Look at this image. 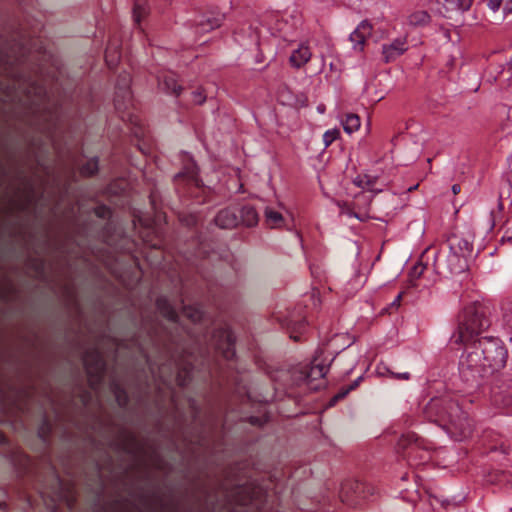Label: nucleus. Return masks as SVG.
I'll return each mask as SVG.
<instances>
[{
	"instance_id": "15",
	"label": "nucleus",
	"mask_w": 512,
	"mask_h": 512,
	"mask_svg": "<svg viewBox=\"0 0 512 512\" xmlns=\"http://www.w3.org/2000/svg\"><path fill=\"white\" fill-rule=\"evenodd\" d=\"M371 32L372 25L367 20H363L349 36L354 50L363 51L366 38L371 35Z\"/></svg>"
},
{
	"instance_id": "51",
	"label": "nucleus",
	"mask_w": 512,
	"mask_h": 512,
	"mask_svg": "<svg viewBox=\"0 0 512 512\" xmlns=\"http://www.w3.org/2000/svg\"><path fill=\"white\" fill-rule=\"evenodd\" d=\"M5 507H6L5 502H0V508H1V509H4Z\"/></svg>"
},
{
	"instance_id": "18",
	"label": "nucleus",
	"mask_w": 512,
	"mask_h": 512,
	"mask_svg": "<svg viewBox=\"0 0 512 512\" xmlns=\"http://www.w3.org/2000/svg\"><path fill=\"white\" fill-rule=\"evenodd\" d=\"M311 56L312 54L309 47L300 45L291 53L289 57V63L292 67L299 69L311 59Z\"/></svg>"
},
{
	"instance_id": "13",
	"label": "nucleus",
	"mask_w": 512,
	"mask_h": 512,
	"mask_svg": "<svg viewBox=\"0 0 512 512\" xmlns=\"http://www.w3.org/2000/svg\"><path fill=\"white\" fill-rule=\"evenodd\" d=\"M215 224L222 229H232L240 225L239 216L236 208H224L220 210L215 218Z\"/></svg>"
},
{
	"instance_id": "22",
	"label": "nucleus",
	"mask_w": 512,
	"mask_h": 512,
	"mask_svg": "<svg viewBox=\"0 0 512 512\" xmlns=\"http://www.w3.org/2000/svg\"><path fill=\"white\" fill-rule=\"evenodd\" d=\"M378 181L377 176H371V175H359L355 179V184L363 189H367L371 192L378 193L381 192V188H376V183Z\"/></svg>"
},
{
	"instance_id": "25",
	"label": "nucleus",
	"mask_w": 512,
	"mask_h": 512,
	"mask_svg": "<svg viewBox=\"0 0 512 512\" xmlns=\"http://www.w3.org/2000/svg\"><path fill=\"white\" fill-rule=\"evenodd\" d=\"M344 131L351 134L357 131L360 127V118L356 114H347L345 119L342 121Z\"/></svg>"
},
{
	"instance_id": "28",
	"label": "nucleus",
	"mask_w": 512,
	"mask_h": 512,
	"mask_svg": "<svg viewBox=\"0 0 512 512\" xmlns=\"http://www.w3.org/2000/svg\"><path fill=\"white\" fill-rule=\"evenodd\" d=\"M112 390L115 394L116 401L120 407H125L128 403V396L124 389L120 385L113 383Z\"/></svg>"
},
{
	"instance_id": "47",
	"label": "nucleus",
	"mask_w": 512,
	"mask_h": 512,
	"mask_svg": "<svg viewBox=\"0 0 512 512\" xmlns=\"http://www.w3.org/2000/svg\"><path fill=\"white\" fill-rule=\"evenodd\" d=\"M340 398H336V394L330 399L329 406H334L338 401H340Z\"/></svg>"
},
{
	"instance_id": "43",
	"label": "nucleus",
	"mask_w": 512,
	"mask_h": 512,
	"mask_svg": "<svg viewBox=\"0 0 512 512\" xmlns=\"http://www.w3.org/2000/svg\"><path fill=\"white\" fill-rule=\"evenodd\" d=\"M91 399V395L88 391H83L81 394V401L86 406Z\"/></svg>"
},
{
	"instance_id": "5",
	"label": "nucleus",
	"mask_w": 512,
	"mask_h": 512,
	"mask_svg": "<svg viewBox=\"0 0 512 512\" xmlns=\"http://www.w3.org/2000/svg\"><path fill=\"white\" fill-rule=\"evenodd\" d=\"M329 365L320 361L316 355L310 364L301 365L292 371L293 380L297 385L305 384L310 390L317 391L324 387V377Z\"/></svg>"
},
{
	"instance_id": "17",
	"label": "nucleus",
	"mask_w": 512,
	"mask_h": 512,
	"mask_svg": "<svg viewBox=\"0 0 512 512\" xmlns=\"http://www.w3.org/2000/svg\"><path fill=\"white\" fill-rule=\"evenodd\" d=\"M237 212L240 225L250 228L258 224L259 215L252 205H243L241 208L237 209Z\"/></svg>"
},
{
	"instance_id": "27",
	"label": "nucleus",
	"mask_w": 512,
	"mask_h": 512,
	"mask_svg": "<svg viewBox=\"0 0 512 512\" xmlns=\"http://www.w3.org/2000/svg\"><path fill=\"white\" fill-rule=\"evenodd\" d=\"M148 12L146 2L144 0H136L133 8V18L136 23H140L142 17Z\"/></svg>"
},
{
	"instance_id": "6",
	"label": "nucleus",
	"mask_w": 512,
	"mask_h": 512,
	"mask_svg": "<svg viewBox=\"0 0 512 512\" xmlns=\"http://www.w3.org/2000/svg\"><path fill=\"white\" fill-rule=\"evenodd\" d=\"M83 364L92 390L96 391L101 384L106 364L98 347H91L83 354Z\"/></svg>"
},
{
	"instance_id": "54",
	"label": "nucleus",
	"mask_w": 512,
	"mask_h": 512,
	"mask_svg": "<svg viewBox=\"0 0 512 512\" xmlns=\"http://www.w3.org/2000/svg\"><path fill=\"white\" fill-rule=\"evenodd\" d=\"M290 337H291L292 339H294L295 341H298V337H297V336L291 335Z\"/></svg>"
},
{
	"instance_id": "32",
	"label": "nucleus",
	"mask_w": 512,
	"mask_h": 512,
	"mask_svg": "<svg viewBox=\"0 0 512 512\" xmlns=\"http://www.w3.org/2000/svg\"><path fill=\"white\" fill-rule=\"evenodd\" d=\"M119 57L120 56L116 50L112 52V48L110 46L107 47L105 51V60L109 67L116 66Z\"/></svg>"
},
{
	"instance_id": "29",
	"label": "nucleus",
	"mask_w": 512,
	"mask_h": 512,
	"mask_svg": "<svg viewBox=\"0 0 512 512\" xmlns=\"http://www.w3.org/2000/svg\"><path fill=\"white\" fill-rule=\"evenodd\" d=\"M98 171V159L92 158L88 160L80 169L83 176H92Z\"/></svg>"
},
{
	"instance_id": "12",
	"label": "nucleus",
	"mask_w": 512,
	"mask_h": 512,
	"mask_svg": "<svg viewBox=\"0 0 512 512\" xmlns=\"http://www.w3.org/2000/svg\"><path fill=\"white\" fill-rule=\"evenodd\" d=\"M130 81V75L127 73L119 76L114 98V105L117 110L126 109L125 103L131 100V92L129 90Z\"/></svg>"
},
{
	"instance_id": "50",
	"label": "nucleus",
	"mask_w": 512,
	"mask_h": 512,
	"mask_svg": "<svg viewBox=\"0 0 512 512\" xmlns=\"http://www.w3.org/2000/svg\"><path fill=\"white\" fill-rule=\"evenodd\" d=\"M6 443H7L6 436L0 432V444H6Z\"/></svg>"
},
{
	"instance_id": "16",
	"label": "nucleus",
	"mask_w": 512,
	"mask_h": 512,
	"mask_svg": "<svg viewBox=\"0 0 512 512\" xmlns=\"http://www.w3.org/2000/svg\"><path fill=\"white\" fill-rule=\"evenodd\" d=\"M450 251H454L466 259L472 255L473 243L468 238L452 235L448 239Z\"/></svg>"
},
{
	"instance_id": "37",
	"label": "nucleus",
	"mask_w": 512,
	"mask_h": 512,
	"mask_svg": "<svg viewBox=\"0 0 512 512\" xmlns=\"http://www.w3.org/2000/svg\"><path fill=\"white\" fill-rule=\"evenodd\" d=\"M206 96L203 94L202 91L196 90L192 92V101L195 104L201 105L205 102Z\"/></svg>"
},
{
	"instance_id": "19",
	"label": "nucleus",
	"mask_w": 512,
	"mask_h": 512,
	"mask_svg": "<svg viewBox=\"0 0 512 512\" xmlns=\"http://www.w3.org/2000/svg\"><path fill=\"white\" fill-rule=\"evenodd\" d=\"M156 308L167 320L173 323L177 322L178 313L165 296H160L157 298Z\"/></svg>"
},
{
	"instance_id": "48",
	"label": "nucleus",
	"mask_w": 512,
	"mask_h": 512,
	"mask_svg": "<svg viewBox=\"0 0 512 512\" xmlns=\"http://www.w3.org/2000/svg\"><path fill=\"white\" fill-rule=\"evenodd\" d=\"M340 398H336V394L330 399L329 406H334L338 401H340Z\"/></svg>"
},
{
	"instance_id": "44",
	"label": "nucleus",
	"mask_w": 512,
	"mask_h": 512,
	"mask_svg": "<svg viewBox=\"0 0 512 512\" xmlns=\"http://www.w3.org/2000/svg\"><path fill=\"white\" fill-rule=\"evenodd\" d=\"M512 12V0H508L504 7V15H508Z\"/></svg>"
},
{
	"instance_id": "7",
	"label": "nucleus",
	"mask_w": 512,
	"mask_h": 512,
	"mask_svg": "<svg viewBox=\"0 0 512 512\" xmlns=\"http://www.w3.org/2000/svg\"><path fill=\"white\" fill-rule=\"evenodd\" d=\"M375 488L365 482L346 481L340 490L341 501L349 506H359L363 501L373 496Z\"/></svg>"
},
{
	"instance_id": "38",
	"label": "nucleus",
	"mask_w": 512,
	"mask_h": 512,
	"mask_svg": "<svg viewBox=\"0 0 512 512\" xmlns=\"http://www.w3.org/2000/svg\"><path fill=\"white\" fill-rule=\"evenodd\" d=\"M473 2L474 0H456V5L459 10L466 12L471 8Z\"/></svg>"
},
{
	"instance_id": "20",
	"label": "nucleus",
	"mask_w": 512,
	"mask_h": 512,
	"mask_svg": "<svg viewBox=\"0 0 512 512\" xmlns=\"http://www.w3.org/2000/svg\"><path fill=\"white\" fill-rule=\"evenodd\" d=\"M160 87L174 96H179L182 92V86L178 84L176 75L173 73H168L163 76V78L159 81Z\"/></svg>"
},
{
	"instance_id": "35",
	"label": "nucleus",
	"mask_w": 512,
	"mask_h": 512,
	"mask_svg": "<svg viewBox=\"0 0 512 512\" xmlns=\"http://www.w3.org/2000/svg\"><path fill=\"white\" fill-rule=\"evenodd\" d=\"M183 313L185 314V316L190 318L193 322L199 321L202 317V313L199 309L190 307V306L184 307Z\"/></svg>"
},
{
	"instance_id": "42",
	"label": "nucleus",
	"mask_w": 512,
	"mask_h": 512,
	"mask_svg": "<svg viewBox=\"0 0 512 512\" xmlns=\"http://www.w3.org/2000/svg\"><path fill=\"white\" fill-rule=\"evenodd\" d=\"M248 28L251 31L249 34V37L251 38L252 42L257 44L258 39H259V32H258L257 28L254 29V28H252V26H249Z\"/></svg>"
},
{
	"instance_id": "36",
	"label": "nucleus",
	"mask_w": 512,
	"mask_h": 512,
	"mask_svg": "<svg viewBox=\"0 0 512 512\" xmlns=\"http://www.w3.org/2000/svg\"><path fill=\"white\" fill-rule=\"evenodd\" d=\"M498 449H500L501 453L504 455H507L509 453V446L505 445L503 441H495V443H491L489 445V451L490 452H496Z\"/></svg>"
},
{
	"instance_id": "9",
	"label": "nucleus",
	"mask_w": 512,
	"mask_h": 512,
	"mask_svg": "<svg viewBox=\"0 0 512 512\" xmlns=\"http://www.w3.org/2000/svg\"><path fill=\"white\" fill-rule=\"evenodd\" d=\"M225 20V14L219 10H209L194 19L196 33L204 34L219 28Z\"/></svg>"
},
{
	"instance_id": "55",
	"label": "nucleus",
	"mask_w": 512,
	"mask_h": 512,
	"mask_svg": "<svg viewBox=\"0 0 512 512\" xmlns=\"http://www.w3.org/2000/svg\"><path fill=\"white\" fill-rule=\"evenodd\" d=\"M400 298H401V295H398L397 299H395V302H398Z\"/></svg>"
},
{
	"instance_id": "53",
	"label": "nucleus",
	"mask_w": 512,
	"mask_h": 512,
	"mask_svg": "<svg viewBox=\"0 0 512 512\" xmlns=\"http://www.w3.org/2000/svg\"><path fill=\"white\" fill-rule=\"evenodd\" d=\"M150 199H151V203H152V205H154V196H153V195H151V196H150Z\"/></svg>"
},
{
	"instance_id": "21",
	"label": "nucleus",
	"mask_w": 512,
	"mask_h": 512,
	"mask_svg": "<svg viewBox=\"0 0 512 512\" xmlns=\"http://www.w3.org/2000/svg\"><path fill=\"white\" fill-rule=\"evenodd\" d=\"M42 119L44 122L42 130L47 134H51L58 126V122H59L58 110L56 108H54L53 110H49V111L45 112L42 115Z\"/></svg>"
},
{
	"instance_id": "11",
	"label": "nucleus",
	"mask_w": 512,
	"mask_h": 512,
	"mask_svg": "<svg viewBox=\"0 0 512 512\" xmlns=\"http://www.w3.org/2000/svg\"><path fill=\"white\" fill-rule=\"evenodd\" d=\"M434 265L439 274L457 275L468 269L467 259L454 251H450L446 261L442 263L436 259Z\"/></svg>"
},
{
	"instance_id": "34",
	"label": "nucleus",
	"mask_w": 512,
	"mask_h": 512,
	"mask_svg": "<svg viewBox=\"0 0 512 512\" xmlns=\"http://www.w3.org/2000/svg\"><path fill=\"white\" fill-rule=\"evenodd\" d=\"M339 136L340 131L338 129L327 130L323 135V142L325 147L331 145Z\"/></svg>"
},
{
	"instance_id": "14",
	"label": "nucleus",
	"mask_w": 512,
	"mask_h": 512,
	"mask_svg": "<svg viewBox=\"0 0 512 512\" xmlns=\"http://www.w3.org/2000/svg\"><path fill=\"white\" fill-rule=\"evenodd\" d=\"M406 38H397L390 44H384L382 46V54L386 63L394 61L396 58L401 56L407 51Z\"/></svg>"
},
{
	"instance_id": "3",
	"label": "nucleus",
	"mask_w": 512,
	"mask_h": 512,
	"mask_svg": "<svg viewBox=\"0 0 512 512\" xmlns=\"http://www.w3.org/2000/svg\"><path fill=\"white\" fill-rule=\"evenodd\" d=\"M424 414L428 420L437 423L457 441H462L472 434V421L453 399H431L424 409Z\"/></svg>"
},
{
	"instance_id": "46",
	"label": "nucleus",
	"mask_w": 512,
	"mask_h": 512,
	"mask_svg": "<svg viewBox=\"0 0 512 512\" xmlns=\"http://www.w3.org/2000/svg\"><path fill=\"white\" fill-rule=\"evenodd\" d=\"M461 191V186L459 184L452 185V192L453 194H458Z\"/></svg>"
},
{
	"instance_id": "45",
	"label": "nucleus",
	"mask_w": 512,
	"mask_h": 512,
	"mask_svg": "<svg viewBox=\"0 0 512 512\" xmlns=\"http://www.w3.org/2000/svg\"><path fill=\"white\" fill-rule=\"evenodd\" d=\"M105 212H108L107 209L105 207H99L97 210H96V214L99 216V217H104L105 216Z\"/></svg>"
},
{
	"instance_id": "49",
	"label": "nucleus",
	"mask_w": 512,
	"mask_h": 512,
	"mask_svg": "<svg viewBox=\"0 0 512 512\" xmlns=\"http://www.w3.org/2000/svg\"><path fill=\"white\" fill-rule=\"evenodd\" d=\"M250 423L255 425V424H260V420L258 417H251L250 418Z\"/></svg>"
},
{
	"instance_id": "10",
	"label": "nucleus",
	"mask_w": 512,
	"mask_h": 512,
	"mask_svg": "<svg viewBox=\"0 0 512 512\" xmlns=\"http://www.w3.org/2000/svg\"><path fill=\"white\" fill-rule=\"evenodd\" d=\"M213 341L217 351L230 360L235 356V336L229 328H221L214 332Z\"/></svg>"
},
{
	"instance_id": "41",
	"label": "nucleus",
	"mask_w": 512,
	"mask_h": 512,
	"mask_svg": "<svg viewBox=\"0 0 512 512\" xmlns=\"http://www.w3.org/2000/svg\"><path fill=\"white\" fill-rule=\"evenodd\" d=\"M501 5L502 0H488V7L494 12L498 11Z\"/></svg>"
},
{
	"instance_id": "26",
	"label": "nucleus",
	"mask_w": 512,
	"mask_h": 512,
	"mask_svg": "<svg viewBox=\"0 0 512 512\" xmlns=\"http://www.w3.org/2000/svg\"><path fill=\"white\" fill-rule=\"evenodd\" d=\"M196 176H197L196 165H195V163H191L189 166H187L184 169V171L177 173L174 176V180H175V182H177L181 179H186L190 182H193L196 180Z\"/></svg>"
},
{
	"instance_id": "33",
	"label": "nucleus",
	"mask_w": 512,
	"mask_h": 512,
	"mask_svg": "<svg viewBox=\"0 0 512 512\" xmlns=\"http://www.w3.org/2000/svg\"><path fill=\"white\" fill-rule=\"evenodd\" d=\"M125 443L123 444L122 449L127 453H134L136 450V439L134 435L130 433L125 434Z\"/></svg>"
},
{
	"instance_id": "2",
	"label": "nucleus",
	"mask_w": 512,
	"mask_h": 512,
	"mask_svg": "<svg viewBox=\"0 0 512 512\" xmlns=\"http://www.w3.org/2000/svg\"><path fill=\"white\" fill-rule=\"evenodd\" d=\"M145 329L147 330L149 343L165 358V361H160L159 363L152 361L147 351L146 344L142 342L139 343L140 350L144 353L153 376L159 378V380L166 385L170 382L172 372L177 370L176 381L178 385L181 387L186 386L191 376V363H179L175 359L169 345L166 343V335H163V329L157 323L151 324L149 327H145Z\"/></svg>"
},
{
	"instance_id": "52",
	"label": "nucleus",
	"mask_w": 512,
	"mask_h": 512,
	"mask_svg": "<svg viewBox=\"0 0 512 512\" xmlns=\"http://www.w3.org/2000/svg\"><path fill=\"white\" fill-rule=\"evenodd\" d=\"M417 187H418V185H415V186H413V187H410V188H408V191H412V190L416 189Z\"/></svg>"
},
{
	"instance_id": "1",
	"label": "nucleus",
	"mask_w": 512,
	"mask_h": 512,
	"mask_svg": "<svg viewBox=\"0 0 512 512\" xmlns=\"http://www.w3.org/2000/svg\"><path fill=\"white\" fill-rule=\"evenodd\" d=\"M508 351L497 337H481L467 344L459 362V373L469 389H477L504 368Z\"/></svg>"
},
{
	"instance_id": "31",
	"label": "nucleus",
	"mask_w": 512,
	"mask_h": 512,
	"mask_svg": "<svg viewBox=\"0 0 512 512\" xmlns=\"http://www.w3.org/2000/svg\"><path fill=\"white\" fill-rule=\"evenodd\" d=\"M363 379L362 376H359L356 380H354L350 385L347 387H342L337 393L336 398H340L341 400L344 399L349 392L356 389L360 383V381Z\"/></svg>"
},
{
	"instance_id": "30",
	"label": "nucleus",
	"mask_w": 512,
	"mask_h": 512,
	"mask_svg": "<svg viewBox=\"0 0 512 512\" xmlns=\"http://www.w3.org/2000/svg\"><path fill=\"white\" fill-rule=\"evenodd\" d=\"M52 431V425L47 418L43 419V422L39 428L38 435L44 441L47 442Z\"/></svg>"
},
{
	"instance_id": "23",
	"label": "nucleus",
	"mask_w": 512,
	"mask_h": 512,
	"mask_svg": "<svg viewBox=\"0 0 512 512\" xmlns=\"http://www.w3.org/2000/svg\"><path fill=\"white\" fill-rule=\"evenodd\" d=\"M265 222L271 228L281 227L284 223L282 214L272 208L267 207L264 212Z\"/></svg>"
},
{
	"instance_id": "8",
	"label": "nucleus",
	"mask_w": 512,
	"mask_h": 512,
	"mask_svg": "<svg viewBox=\"0 0 512 512\" xmlns=\"http://www.w3.org/2000/svg\"><path fill=\"white\" fill-rule=\"evenodd\" d=\"M423 441L415 433H407L401 436L398 447L404 451V456L411 462L417 459L425 461L429 458L427 450L422 449Z\"/></svg>"
},
{
	"instance_id": "24",
	"label": "nucleus",
	"mask_w": 512,
	"mask_h": 512,
	"mask_svg": "<svg viewBox=\"0 0 512 512\" xmlns=\"http://www.w3.org/2000/svg\"><path fill=\"white\" fill-rule=\"evenodd\" d=\"M431 21V16L427 11L420 10L409 15L408 24L414 27L425 26Z\"/></svg>"
},
{
	"instance_id": "40",
	"label": "nucleus",
	"mask_w": 512,
	"mask_h": 512,
	"mask_svg": "<svg viewBox=\"0 0 512 512\" xmlns=\"http://www.w3.org/2000/svg\"><path fill=\"white\" fill-rule=\"evenodd\" d=\"M392 378L394 379H397V380H409L410 379V373L409 372H403V373H395V372H391L389 371Z\"/></svg>"
},
{
	"instance_id": "39",
	"label": "nucleus",
	"mask_w": 512,
	"mask_h": 512,
	"mask_svg": "<svg viewBox=\"0 0 512 512\" xmlns=\"http://www.w3.org/2000/svg\"><path fill=\"white\" fill-rule=\"evenodd\" d=\"M425 269H426L425 265H423L422 263H418L413 266V268L411 270V275L413 277H420L423 274Z\"/></svg>"
},
{
	"instance_id": "4",
	"label": "nucleus",
	"mask_w": 512,
	"mask_h": 512,
	"mask_svg": "<svg viewBox=\"0 0 512 512\" xmlns=\"http://www.w3.org/2000/svg\"><path fill=\"white\" fill-rule=\"evenodd\" d=\"M486 308L480 303H472L464 307L458 317V331L453 336L455 343L467 344L474 341V337L490 326Z\"/></svg>"
}]
</instances>
